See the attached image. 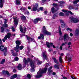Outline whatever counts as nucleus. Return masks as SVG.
Wrapping results in <instances>:
<instances>
[{
    "mask_svg": "<svg viewBox=\"0 0 79 79\" xmlns=\"http://www.w3.org/2000/svg\"><path fill=\"white\" fill-rule=\"evenodd\" d=\"M30 62V64L31 66V72H34L35 71V69H34L35 68V66L34 65V63L35 62L32 61L31 60H30L29 58H28L27 60H26V58H24L23 59V67H25L27 64L29 63V62Z\"/></svg>",
    "mask_w": 79,
    "mask_h": 79,
    "instance_id": "1",
    "label": "nucleus"
},
{
    "mask_svg": "<svg viewBox=\"0 0 79 79\" xmlns=\"http://www.w3.org/2000/svg\"><path fill=\"white\" fill-rule=\"evenodd\" d=\"M45 68L44 69H40L39 71L38 72L37 74L35 76V77L36 78H39L42 76V74L43 73H46L47 71V68L50 66V65L48 63L46 64L45 65Z\"/></svg>",
    "mask_w": 79,
    "mask_h": 79,
    "instance_id": "2",
    "label": "nucleus"
},
{
    "mask_svg": "<svg viewBox=\"0 0 79 79\" xmlns=\"http://www.w3.org/2000/svg\"><path fill=\"white\" fill-rule=\"evenodd\" d=\"M15 42L17 45L16 48H15V50L17 52H19V50H23V49L24 48V46H21L19 47V45H20L21 44V42H20V41L17 40Z\"/></svg>",
    "mask_w": 79,
    "mask_h": 79,
    "instance_id": "3",
    "label": "nucleus"
},
{
    "mask_svg": "<svg viewBox=\"0 0 79 79\" xmlns=\"http://www.w3.org/2000/svg\"><path fill=\"white\" fill-rule=\"evenodd\" d=\"M60 3V5H59V4H57V3H54L53 4V6H54V7H55L56 8H57V7H58V6H60L61 8H63V6H64L63 5L65 3L63 1H60L59 2Z\"/></svg>",
    "mask_w": 79,
    "mask_h": 79,
    "instance_id": "4",
    "label": "nucleus"
},
{
    "mask_svg": "<svg viewBox=\"0 0 79 79\" xmlns=\"http://www.w3.org/2000/svg\"><path fill=\"white\" fill-rule=\"evenodd\" d=\"M42 33H43L46 35H51V33L47 31V30H46V28H45V26H44L43 27Z\"/></svg>",
    "mask_w": 79,
    "mask_h": 79,
    "instance_id": "5",
    "label": "nucleus"
},
{
    "mask_svg": "<svg viewBox=\"0 0 79 79\" xmlns=\"http://www.w3.org/2000/svg\"><path fill=\"white\" fill-rule=\"evenodd\" d=\"M0 50L1 51H2V52H5L4 53V55L5 56H6V54L5 53L7 52V48L5 47L3 45H1L0 46Z\"/></svg>",
    "mask_w": 79,
    "mask_h": 79,
    "instance_id": "6",
    "label": "nucleus"
},
{
    "mask_svg": "<svg viewBox=\"0 0 79 79\" xmlns=\"http://www.w3.org/2000/svg\"><path fill=\"white\" fill-rule=\"evenodd\" d=\"M70 19L71 23H78L79 22L78 19L76 18L73 17H70Z\"/></svg>",
    "mask_w": 79,
    "mask_h": 79,
    "instance_id": "7",
    "label": "nucleus"
},
{
    "mask_svg": "<svg viewBox=\"0 0 79 79\" xmlns=\"http://www.w3.org/2000/svg\"><path fill=\"white\" fill-rule=\"evenodd\" d=\"M42 54L44 57V60H48V57L47 56V52H46V51H44V52L42 51Z\"/></svg>",
    "mask_w": 79,
    "mask_h": 79,
    "instance_id": "8",
    "label": "nucleus"
},
{
    "mask_svg": "<svg viewBox=\"0 0 79 79\" xmlns=\"http://www.w3.org/2000/svg\"><path fill=\"white\" fill-rule=\"evenodd\" d=\"M62 11L64 12V13H66V16H69V13H70V15H73L74 14L71 12V11H68V10H63Z\"/></svg>",
    "mask_w": 79,
    "mask_h": 79,
    "instance_id": "9",
    "label": "nucleus"
},
{
    "mask_svg": "<svg viewBox=\"0 0 79 79\" xmlns=\"http://www.w3.org/2000/svg\"><path fill=\"white\" fill-rule=\"evenodd\" d=\"M13 19L14 21V24H15V26L16 27L18 24V21H19L16 17H13Z\"/></svg>",
    "mask_w": 79,
    "mask_h": 79,
    "instance_id": "10",
    "label": "nucleus"
},
{
    "mask_svg": "<svg viewBox=\"0 0 79 79\" xmlns=\"http://www.w3.org/2000/svg\"><path fill=\"white\" fill-rule=\"evenodd\" d=\"M42 19H40V18H36L34 19V20L33 21V22L35 23V24H37L38 23V21H42Z\"/></svg>",
    "mask_w": 79,
    "mask_h": 79,
    "instance_id": "11",
    "label": "nucleus"
},
{
    "mask_svg": "<svg viewBox=\"0 0 79 79\" xmlns=\"http://www.w3.org/2000/svg\"><path fill=\"white\" fill-rule=\"evenodd\" d=\"M52 69V66L50 67L48 69V74L49 76H50V75H51V74H52V72H53V71L51 70Z\"/></svg>",
    "mask_w": 79,
    "mask_h": 79,
    "instance_id": "12",
    "label": "nucleus"
},
{
    "mask_svg": "<svg viewBox=\"0 0 79 79\" xmlns=\"http://www.w3.org/2000/svg\"><path fill=\"white\" fill-rule=\"evenodd\" d=\"M11 37V33H9L7 34V35H6L4 37V39L6 40H7V38L8 39H10Z\"/></svg>",
    "mask_w": 79,
    "mask_h": 79,
    "instance_id": "13",
    "label": "nucleus"
},
{
    "mask_svg": "<svg viewBox=\"0 0 79 79\" xmlns=\"http://www.w3.org/2000/svg\"><path fill=\"white\" fill-rule=\"evenodd\" d=\"M32 58H34V60L35 61H37V64L38 65H39L41 63H42V61H40L38 60V58H35L34 56H32Z\"/></svg>",
    "mask_w": 79,
    "mask_h": 79,
    "instance_id": "14",
    "label": "nucleus"
},
{
    "mask_svg": "<svg viewBox=\"0 0 79 79\" xmlns=\"http://www.w3.org/2000/svg\"><path fill=\"white\" fill-rule=\"evenodd\" d=\"M60 21L61 24V27L62 28L64 27L66 25V24L64 22V21L63 20H60Z\"/></svg>",
    "mask_w": 79,
    "mask_h": 79,
    "instance_id": "15",
    "label": "nucleus"
},
{
    "mask_svg": "<svg viewBox=\"0 0 79 79\" xmlns=\"http://www.w3.org/2000/svg\"><path fill=\"white\" fill-rule=\"evenodd\" d=\"M64 41H66V39L67 40H68V39H69V36L67 34H64Z\"/></svg>",
    "mask_w": 79,
    "mask_h": 79,
    "instance_id": "16",
    "label": "nucleus"
},
{
    "mask_svg": "<svg viewBox=\"0 0 79 79\" xmlns=\"http://www.w3.org/2000/svg\"><path fill=\"white\" fill-rule=\"evenodd\" d=\"M59 9H57L56 8H55L54 7H52L51 8V11L52 13H55V12H56L58 10H59Z\"/></svg>",
    "mask_w": 79,
    "mask_h": 79,
    "instance_id": "17",
    "label": "nucleus"
},
{
    "mask_svg": "<svg viewBox=\"0 0 79 79\" xmlns=\"http://www.w3.org/2000/svg\"><path fill=\"white\" fill-rule=\"evenodd\" d=\"M46 44L47 47L48 48H50L51 45V46H52L53 45V43H50L48 42H47Z\"/></svg>",
    "mask_w": 79,
    "mask_h": 79,
    "instance_id": "18",
    "label": "nucleus"
},
{
    "mask_svg": "<svg viewBox=\"0 0 79 79\" xmlns=\"http://www.w3.org/2000/svg\"><path fill=\"white\" fill-rule=\"evenodd\" d=\"M5 2L4 0H0V8H2L3 6V3Z\"/></svg>",
    "mask_w": 79,
    "mask_h": 79,
    "instance_id": "19",
    "label": "nucleus"
},
{
    "mask_svg": "<svg viewBox=\"0 0 79 79\" xmlns=\"http://www.w3.org/2000/svg\"><path fill=\"white\" fill-rule=\"evenodd\" d=\"M39 39H44V35L43 34H41L40 35V36L38 37Z\"/></svg>",
    "mask_w": 79,
    "mask_h": 79,
    "instance_id": "20",
    "label": "nucleus"
},
{
    "mask_svg": "<svg viewBox=\"0 0 79 79\" xmlns=\"http://www.w3.org/2000/svg\"><path fill=\"white\" fill-rule=\"evenodd\" d=\"M16 5H20L21 4V0H17L16 1Z\"/></svg>",
    "mask_w": 79,
    "mask_h": 79,
    "instance_id": "21",
    "label": "nucleus"
},
{
    "mask_svg": "<svg viewBox=\"0 0 79 79\" xmlns=\"http://www.w3.org/2000/svg\"><path fill=\"white\" fill-rule=\"evenodd\" d=\"M17 68L19 70H21L22 69V65H21V64H19Z\"/></svg>",
    "mask_w": 79,
    "mask_h": 79,
    "instance_id": "22",
    "label": "nucleus"
},
{
    "mask_svg": "<svg viewBox=\"0 0 79 79\" xmlns=\"http://www.w3.org/2000/svg\"><path fill=\"white\" fill-rule=\"evenodd\" d=\"M31 10L32 11H36L37 10V8L33 6V8Z\"/></svg>",
    "mask_w": 79,
    "mask_h": 79,
    "instance_id": "23",
    "label": "nucleus"
},
{
    "mask_svg": "<svg viewBox=\"0 0 79 79\" xmlns=\"http://www.w3.org/2000/svg\"><path fill=\"white\" fill-rule=\"evenodd\" d=\"M52 59H53V60H54V61L56 63V64H58V60H56V58H52Z\"/></svg>",
    "mask_w": 79,
    "mask_h": 79,
    "instance_id": "24",
    "label": "nucleus"
},
{
    "mask_svg": "<svg viewBox=\"0 0 79 79\" xmlns=\"http://www.w3.org/2000/svg\"><path fill=\"white\" fill-rule=\"evenodd\" d=\"M59 62H60V63H61L63 62V59H62V57H61V56H59Z\"/></svg>",
    "mask_w": 79,
    "mask_h": 79,
    "instance_id": "25",
    "label": "nucleus"
},
{
    "mask_svg": "<svg viewBox=\"0 0 79 79\" xmlns=\"http://www.w3.org/2000/svg\"><path fill=\"white\" fill-rule=\"evenodd\" d=\"M69 10H74V6H69Z\"/></svg>",
    "mask_w": 79,
    "mask_h": 79,
    "instance_id": "26",
    "label": "nucleus"
},
{
    "mask_svg": "<svg viewBox=\"0 0 79 79\" xmlns=\"http://www.w3.org/2000/svg\"><path fill=\"white\" fill-rule=\"evenodd\" d=\"M20 10H21V11H22L24 12V11L26 10V8L25 7H22L20 8Z\"/></svg>",
    "mask_w": 79,
    "mask_h": 79,
    "instance_id": "27",
    "label": "nucleus"
},
{
    "mask_svg": "<svg viewBox=\"0 0 79 79\" xmlns=\"http://www.w3.org/2000/svg\"><path fill=\"white\" fill-rule=\"evenodd\" d=\"M79 34V30L77 29L76 31V35H78Z\"/></svg>",
    "mask_w": 79,
    "mask_h": 79,
    "instance_id": "28",
    "label": "nucleus"
},
{
    "mask_svg": "<svg viewBox=\"0 0 79 79\" xmlns=\"http://www.w3.org/2000/svg\"><path fill=\"white\" fill-rule=\"evenodd\" d=\"M3 73H6L8 76H10V74L9 73V72H8V71H5L4 70L3 71Z\"/></svg>",
    "mask_w": 79,
    "mask_h": 79,
    "instance_id": "29",
    "label": "nucleus"
},
{
    "mask_svg": "<svg viewBox=\"0 0 79 79\" xmlns=\"http://www.w3.org/2000/svg\"><path fill=\"white\" fill-rule=\"evenodd\" d=\"M30 41L31 42H35L36 44V42L35 41V40H34V38H30Z\"/></svg>",
    "mask_w": 79,
    "mask_h": 79,
    "instance_id": "30",
    "label": "nucleus"
},
{
    "mask_svg": "<svg viewBox=\"0 0 79 79\" xmlns=\"http://www.w3.org/2000/svg\"><path fill=\"white\" fill-rule=\"evenodd\" d=\"M19 60V58L17 57L14 58L13 61H18Z\"/></svg>",
    "mask_w": 79,
    "mask_h": 79,
    "instance_id": "31",
    "label": "nucleus"
},
{
    "mask_svg": "<svg viewBox=\"0 0 79 79\" xmlns=\"http://www.w3.org/2000/svg\"><path fill=\"white\" fill-rule=\"evenodd\" d=\"M12 54L13 56H16V54L15 53H14V51L13 50H11Z\"/></svg>",
    "mask_w": 79,
    "mask_h": 79,
    "instance_id": "32",
    "label": "nucleus"
},
{
    "mask_svg": "<svg viewBox=\"0 0 79 79\" xmlns=\"http://www.w3.org/2000/svg\"><path fill=\"white\" fill-rule=\"evenodd\" d=\"M26 37L27 38V40H28V43H29V40H30V39H31V37H29L27 35H26Z\"/></svg>",
    "mask_w": 79,
    "mask_h": 79,
    "instance_id": "33",
    "label": "nucleus"
},
{
    "mask_svg": "<svg viewBox=\"0 0 79 79\" xmlns=\"http://www.w3.org/2000/svg\"><path fill=\"white\" fill-rule=\"evenodd\" d=\"M18 77V75L15 74L12 76V78H16Z\"/></svg>",
    "mask_w": 79,
    "mask_h": 79,
    "instance_id": "34",
    "label": "nucleus"
},
{
    "mask_svg": "<svg viewBox=\"0 0 79 79\" xmlns=\"http://www.w3.org/2000/svg\"><path fill=\"white\" fill-rule=\"evenodd\" d=\"M20 30L21 32H23V29L21 26H20Z\"/></svg>",
    "mask_w": 79,
    "mask_h": 79,
    "instance_id": "35",
    "label": "nucleus"
},
{
    "mask_svg": "<svg viewBox=\"0 0 79 79\" xmlns=\"http://www.w3.org/2000/svg\"><path fill=\"white\" fill-rule=\"evenodd\" d=\"M59 31L60 35H61V34H62V33L61 32V30L60 27H59Z\"/></svg>",
    "mask_w": 79,
    "mask_h": 79,
    "instance_id": "36",
    "label": "nucleus"
},
{
    "mask_svg": "<svg viewBox=\"0 0 79 79\" xmlns=\"http://www.w3.org/2000/svg\"><path fill=\"white\" fill-rule=\"evenodd\" d=\"M77 2H78L77 0H76V1H73V5H75V4H77Z\"/></svg>",
    "mask_w": 79,
    "mask_h": 79,
    "instance_id": "37",
    "label": "nucleus"
},
{
    "mask_svg": "<svg viewBox=\"0 0 79 79\" xmlns=\"http://www.w3.org/2000/svg\"><path fill=\"white\" fill-rule=\"evenodd\" d=\"M34 6V7H35V8H37V7H38V6H39V4H38V3H36V4H35V6Z\"/></svg>",
    "mask_w": 79,
    "mask_h": 79,
    "instance_id": "38",
    "label": "nucleus"
},
{
    "mask_svg": "<svg viewBox=\"0 0 79 79\" xmlns=\"http://www.w3.org/2000/svg\"><path fill=\"white\" fill-rule=\"evenodd\" d=\"M21 19L22 20H26V17L23 16L21 17Z\"/></svg>",
    "mask_w": 79,
    "mask_h": 79,
    "instance_id": "39",
    "label": "nucleus"
},
{
    "mask_svg": "<svg viewBox=\"0 0 79 79\" xmlns=\"http://www.w3.org/2000/svg\"><path fill=\"white\" fill-rule=\"evenodd\" d=\"M59 15L60 16H64V14L63 12H60L59 14Z\"/></svg>",
    "mask_w": 79,
    "mask_h": 79,
    "instance_id": "40",
    "label": "nucleus"
},
{
    "mask_svg": "<svg viewBox=\"0 0 79 79\" xmlns=\"http://www.w3.org/2000/svg\"><path fill=\"white\" fill-rule=\"evenodd\" d=\"M5 61V60L4 59H2V61L1 62V64H3Z\"/></svg>",
    "mask_w": 79,
    "mask_h": 79,
    "instance_id": "41",
    "label": "nucleus"
},
{
    "mask_svg": "<svg viewBox=\"0 0 79 79\" xmlns=\"http://www.w3.org/2000/svg\"><path fill=\"white\" fill-rule=\"evenodd\" d=\"M5 29V28L3 27H1V32H3L4 31V30Z\"/></svg>",
    "mask_w": 79,
    "mask_h": 79,
    "instance_id": "42",
    "label": "nucleus"
},
{
    "mask_svg": "<svg viewBox=\"0 0 79 79\" xmlns=\"http://www.w3.org/2000/svg\"><path fill=\"white\" fill-rule=\"evenodd\" d=\"M55 68H57V69H59V67H58V65H54Z\"/></svg>",
    "mask_w": 79,
    "mask_h": 79,
    "instance_id": "43",
    "label": "nucleus"
},
{
    "mask_svg": "<svg viewBox=\"0 0 79 79\" xmlns=\"http://www.w3.org/2000/svg\"><path fill=\"white\" fill-rule=\"evenodd\" d=\"M23 33H26V28L25 27H24L23 28Z\"/></svg>",
    "mask_w": 79,
    "mask_h": 79,
    "instance_id": "44",
    "label": "nucleus"
},
{
    "mask_svg": "<svg viewBox=\"0 0 79 79\" xmlns=\"http://www.w3.org/2000/svg\"><path fill=\"white\" fill-rule=\"evenodd\" d=\"M8 26V25L6 24H4L3 25V27H7Z\"/></svg>",
    "mask_w": 79,
    "mask_h": 79,
    "instance_id": "45",
    "label": "nucleus"
},
{
    "mask_svg": "<svg viewBox=\"0 0 79 79\" xmlns=\"http://www.w3.org/2000/svg\"><path fill=\"white\" fill-rule=\"evenodd\" d=\"M25 14H26V15H29V12L28 11H27L25 13Z\"/></svg>",
    "mask_w": 79,
    "mask_h": 79,
    "instance_id": "46",
    "label": "nucleus"
},
{
    "mask_svg": "<svg viewBox=\"0 0 79 79\" xmlns=\"http://www.w3.org/2000/svg\"><path fill=\"white\" fill-rule=\"evenodd\" d=\"M27 77L28 79H31V75L29 74H28L27 76Z\"/></svg>",
    "mask_w": 79,
    "mask_h": 79,
    "instance_id": "47",
    "label": "nucleus"
},
{
    "mask_svg": "<svg viewBox=\"0 0 79 79\" xmlns=\"http://www.w3.org/2000/svg\"><path fill=\"white\" fill-rule=\"evenodd\" d=\"M66 31H72V29H71V28H67L66 29Z\"/></svg>",
    "mask_w": 79,
    "mask_h": 79,
    "instance_id": "48",
    "label": "nucleus"
},
{
    "mask_svg": "<svg viewBox=\"0 0 79 79\" xmlns=\"http://www.w3.org/2000/svg\"><path fill=\"white\" fill-rule=\"evenodd\" d=\"M12 32H15V29L14 28V27H13V26H12Z\"/></svg>",
    "mask_w": 79,
    "mask_h": 79,
    "instance_id": "49",
    "label": "nucleus"
},
{
    "mask_svg": "<svg viewBox=\"0 0 79 79\" xmlns=\"http://www.w3.org/2000/svg\"><path fill=\"white\" fill-rule=\"evenodd\" d=\"M74 10H78L79 9L77 7L76 8L75 6H74Z\"/></svg>",
    "mask_w": 79,
    "mask_h": 79,
    "instance_id": "50",
    "label": "nucleus"
},
{
    "mask_svg": "<svg viewBox=\"0 0 79 79\" xmlns=\"http://www.w3.org/2000/svg\"><path fill=\"white\" fill-rule=\"evenodd\" d=\"M67 44V43L66 42H65L64 43H63L61 46L63 47L64 45H66V44Z\"/></svg>",
    "mask_w": 79,
    "mask_h": 79,
    "instance_id": "51",
    "label": "nucleus"
},
{
    "mask_svg": "<svg viewBox=\"0 0 79 79\" xmlns=\"http://www.w3.org/2000/svg\"><path fill=\"white\" fill-rule=\"evenodd\" d=\"M53 50L52 49H49L48 50V52H52V51Z\"/></svg>",
    "mask_w": 79,
    "mask_h": 79,
    "instance_id": "52",
    "label": "nucleus"
},
{
    "mask_svg": "<svg viewBox=\"0 0 79 79\" xmlns=\"http://www.w3.org/2000/svg\"><path fill=\"white\" fill-rule=\"evenodd\" d=\"M62 48H63V46H61L60 47V50H62Z\"/></svg>",
    "mask_w": 79,
    "mask_h": 79,
    "instance_id": "53",
    "label": "nucleus"
},
{
    "mask_svg": "<svg viewBox=\"0 0 79 79\" xmlns=\"http://www.w3.org/2000/svg\"><path fill=\"white\" fill-rule=\"evenodd\" d=\"M40 10H41V11H42L43 10V7H40Z\"/></svg>",
    "mask_w": 79,
    "mask_h": 79,
    "instance_id": "54",
    "label": "nucleus"
},
{
    "mask_svg": "<svg viewBox=\"0 0 79 79\" xmlns=\"http://www.w3.org/2000/svg\"><path fill=\"white\" fill-rule=\"evenodd\" d=\"M4 20H5V21L4 22V24H5L6 23V21L7 20H6V19H4Z\"/></svg>",
    "mask_w": 79,
    "mask_h": 79,
    "instance_id": "55",
    "label": "nucleus"
},
{
    "mask_svg": "<svg viewBox=\"0 0 79 79\" xmlns=\"http://www.w3.org/2000/svg\"><path fill=\"white\" fill-rule=\"evenodd\" d=\"M71 44V42H69L68 43V45H70Z\"/></svg>",
    "mask_w": 79,
    "mask_h": 79,
    "instance_id": "56",
    "label": "nucleus"
},
{
    "mask_svg": "<svg viewBox=\"0 0 79 79\" xmlns=\"http://www.w3.org/2000/svg\"><path fill=\"white\" fill-rule=\"evenodd\" d=\"M56 16V15H54L53 17H52V19H54L55 18V17Z\"/></svg>",
    "mask_w": 79,
    "mask_h": 79,
    "instance_id": "57",
    "label": "nucleus"
},
{
    "mask_svg": "<svg viewBox=\"0 0 79 79\" xmlns=\"http://www.w3.org/2000/svg\"><path fill=\"white\" fill-rule=\"evenodd\" d=\"M68 60L69 62L71 61V58H69L68 59Z\"/></svg>",
    "mask_w": 79,
    "mask_h": 79,
    "instance_id": "58",
    "label": "nucleus"
},
{
    "mask_svg": "<svg viewBox=\"0 0 79 79\" xmlns=\"http://www.w3.org/2000/svg\"><path fill=\"white\" fill-rule=\"evenodd\" d=\"M46 1H47V0H42V3H44V2H46Z\"/></svg>",
    "mask_w": 79,
    "mask_h": 79,
    "instance_id": "59",
    "label": "nucleus"
},
{
    "mask_svg": "<svg viewBox=\"0 0 79 79\" xmlns=\"http://www.w3.org/2000/svg\"><path fill=\"white\" fill-rule=\"evenodd\" d=\"M44 14L45 15H47V11H45L44 12Z\"/></svg>",
    "mask_w": 79,
    "mask_h": 79,
    "instance_id": "60",
    "label": "nucleus"
},
{
    "mask_svg": "<svg viewBox=\"0 0 79 79\" xmlns=\"http://www.w3.org/2000/svg\"><path fill=\"white\" fill-rule=\"evenodd\" d=\"M0 44H2V41L1 39H0Z\"/></svg>",
    "mask_w": 79,
    "mask_h": 79,
    "instance_id": "61",
    "label": "nucleus"
},
{
    "mask_svg": "<svg viewBox=\"0 0 79 79\" xmlns=\"http://www.w3.org/2000/svg\"><path fill=\"white\" fill-rule=\"evenodd\" d=\"M55 74H56V73H55V72H53L52 73V75H53V76H55Z\"/></svg>",
    "mask_w": 79,
    "mask_h": 79,
    "instance_id": "62",
    "label": "nucleus"
},
{
    "mask_svg": "<svg viewBox=\"0 0 79 79\" xmlns=\"http://www.w3.org/2000/svg\"><path fill=\"white\" fill-rule=\"evenodd\" d=\"M60 40H63V38H62V37H60Z\"/></svg>",
    "mask_w": 79,
    "mask_h": 79,
    "instance_id": "63",
    "label": "nucleus"
},
{
    "mask_svg": "<svg viewBox=\"0 0 79 79\" xmlns=\"http://www.w3.org/2000/svg\"><path fill=\"white\" fill-rule=\"evenodd\" d=\"M16 71V69H14L13 70V72L14 73H15Z\"/></svg>",
    "mask_w": 79,
    "mask_h": 79,
    "instance_id": "64",
    "label": "nucleus"
}]
</instances>
